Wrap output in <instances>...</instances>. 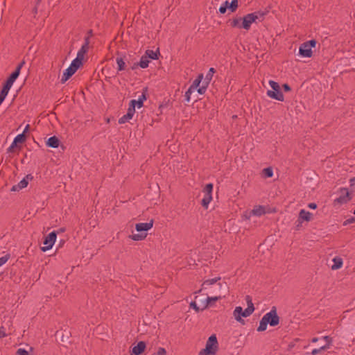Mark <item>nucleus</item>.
<instances>
[{"instance_id":"f257e3e1","label":"nucleus","mask_w":355,"mask_h":355,"mask_svg":"<svg viewBox=\"0 0 355 355\" xmlns=\"http://www.w3.org/2000/svg\"><path fill=\"white\" fill-rule=\"evenodd\" d=\"M245 300L248 304V307L245 310H243L242 307L241 306H236L234 310V317L238 322H241L242 320L241 317L247 318L250 316L254 311V304L251 297L248 295L245 297Z\"/></svg>"},{"instance_id":"f03ea898","label":"nucleus","mask_w":355,"mask_h":355,"mask_svg":"<svg viewBox=\"0 0 355 355\" xmlns=\"http://www.w3.org/2000/svg\"><path fill=\"white\" fill-rule=\"evenodd\" d=\"M268 13L269 10L266 9L263 11L259 10L248 14L243 17L234 18L232 22H255L256 20L262 21L266 19L265 16H266Z\"/></svg>"},{"instance_id":"7ed1b4c3","label":"nucleus","mask_w":355,"mask_h":355,"mask_svg":"<svg viewBox=\"0 0 355 355\" xmlns=\"http://www.w3.org/2000/svg\"><path fill=\"white\" fill-rule=\"evenodd\" d=\"M31 15L35 20L44 21L49 15V11L45 8V3L42 0H35L32 8Z\"/></svg>"},{"instance_id":"20e7f679","label":"nucleus","mask_w":355,"mask_h":355,"mask_svg":"<svg viewBox=\"0 0 355 355\" xmlns=\"http://www.w3.org/2000/svg\"><path fill=\"white\" fill-rule=\"evenodd\" d=\"M220 279V277H216L213 279H209L205 280L202 284V288L198 291V293H200L202 290H206L208 288H211V293L220 294V291L223 288H225L226 285H223L220 282H218V280Z\"/></svg>"},{"instance_id":"39448f33","label":"nucleus","mask_w":355,"mask_h":355,"mask_svg":"<svg viewBox=\"0 0 355 355\" xmlns=\"http://www.w3.org/2000/svg\"><path fill=\"white\" fill-rule=\"evenodd\" d=\"M153 221L150 220L148 223H140L135 225L136 230L139 232L130 236V238L133 241H141L144 239L146 236V232L153 227Z\"/></svg>"},{"instance_id":"423d86ee","label":"nucleus","mask_w":355,"mask_h":355,"mask_svg":"<svg viewBox=\"0 0 355 355\" xmlns=\"http://www.w3.org/2000/svg\"><path fill=\"white\" fill-rule=\"evenodd\" d=\"M218 349V340L216 336L213 334L207 340L205 348L201 349L198 355H215Z\"/></svg>"},{"instance_id":"0eeeda50","label":"nucleus","mask_w":355,"mask_h":355,"mask_svg":"<svg viewBox=\"0 0 355 355\" xmlns=\"http://www.w3.org/2000/svg\"><path fill=\"white\" fill-rule=\"evenodd\" d=\"M263 318L272 327L277 326L279 323V317L277 313L275 306H272L271 310L266 313Z\"/></svg>"},{"instance_id":"6e6552de","label":"nucleus","mask_w":355,"mask_h":355,"mask_svg":"<svg viewBox=\"0 0 355 355\" xmlns=\"http://www.w3.org/2000/svg\"><path fill=\"white\" fill-rule=\"evenodd\" d=\"M212 191H213V184L209 183L206 184L203 189L204 197L202 199L201 205L205 209L208 208V206L211 201L212 200Z\"/></svg>"},{"instance_id":"1a4fd4ad","label":"nucleus","mask_w":355,"mask_h":355,"mask_svg":"<svg viewBox=\"0 0 355 355\" xmlns=\"http://www.w3.org/2000/svg\"><path fill=\"white\" fill-rule=\"evenodd\" d=\"M81 65L77 63V61H72L70 66L65 69L61 78V83H64L71 76H72Z\"/></svg>"},{"instance_id":"9d476101","label":"nucleus","mask_w":355,"mask_h":355,"mask_svg":"<svg viewBox=\"0 0 355 355\" xmlns=\"http://www.w3.org/2000/svg\"><path fill=\"white\" fill-rule=\"evenodd\" d=\"M57 238V234L55 232H52L49 233L45 238L43 241V245L41 248L42 251L46 252L52 248L54 245Z\"/></svg>"},{"instance_id":"9b49d317","label":"nucleus","mask_w":355,"mask_h":355,"mask_svg":"<svg viewBox=\"0 0 355 355\" xmlns=\"http://www.w3.org/2000/svg\"><path fill=\"white\" fill-rule=\"evenodd\" d=\"M339 196L334 200V203L345 204L351 200L350 193L347 188H340L338 191Z\"/></svg>"},{"instance_id":"f8f14e48","label":"nucleus","mask_w":355,"mask_h":355,"mask_svg":"<svg viewBox=\"0 0 355 355\" xmlns=\"http://www.w3.org/2000/svg\"><path fill=\"white\" fill-rule=\"evenodd\" d=\"M135 112V110H134V102H132V104H129L127 113L119 119V123L123 124L128 122L130 119H132Z\"/></svg>"},{"instance_id":"ddd939ff","label":"nucleus","mask_w":355,"mask_h":355,"mask_svg":"<svg viewBox=\"0 0 355 355\" xmlns=\"http://www.w3.org/2000/svg\"><path fill=\"white\" fill-rule=\"evenodd\" d=\"M33 176L31 175H27L24 178L17 184L12 186L11 191H18L28 186V180H32Z\"/></svg>"},{"instance_id":"4468645a","label":"nucleus","mask_w":355,"mask_h":355,"mask_svg":"<svg viewBox=\"0 0 355 355\" xmlns=\"http://www.w3.org/2000/svg\"><path fill=\"white\" fill-rule=\"evenodd\" d=\"M299 53L302 57L310 58L312 56V49L308 46V44L304 42L299 49Z\"/></svg>"},{"instance_id":"2eb2a0df","label":"nucleus","mask_w":355,"mask_h":355,"mask_svg":"<svg viewBox=\"0 0 355 355\" xmlns=\"http://www.w3.org/2000/svg\"><path fill=\"white\" fill-rule=\"evenodd\" d=\"M89 48L86 45H83L77 53L76 58L73 61H77V63L82 65L85 54L87 53Z\"/></svg>"},{"instance_id":"dca6fc26","label":"nucleus","mask_w":355,"mask_h":355,"mask_svg":"<svg viewBox=\"0 0 355 355\" xmlns=\"http://www.w3.org/2000/svg\"><path fill=\"white\" fill-rule=\"evenodd\" d=\"M266 94L268 97L277 100L279 101H284V96L282 92L279 90H268Z\"/></svg>"},{"instance_id":"f3484780","label":"nucleus","mask_w":355,"mask_h":355,"mask_svg":"<svg viewBox=\"0 0 355 355\" xmlns=\"http://www.w3.org/2000/svg\"><path fill=\"white\" fill-rule=\"evenodd\" d=\"M146 100V92H144L138 98L137 100H131L129 104H132L134 102V110L135 107L141 108L144 105V101Z\"/></svg>"},{"instance_id":"a211bd4d","label":"nucleus","mask_w":355,"mask_h":355,"mask_svg":"<svg viewBox=\"0 0 355 355\" xmlns=\"http://www.w3.org/2000/svg\"><path fill=\"white\" fill-rule=\"evenodd\" d=\"M145 349L146 343L144 341H140L137 344V345L133 347L131 352V355H139L144 351Z\"/></svg>"},{"instance_id":"6ab92c4d","label":"nucleus","mask_w":355,"mask_h":355,"mask_svg":"<svg viewBox=\"0 0 355 355\" xmlns=\"http://www.w3.org/2000/svg\"><path fill=\"white\" fill-rule=\"evenodd\" d=\"M266 212V207L261 205L254 206V208L252 209V213L253 216L259 217L264 215Z\"/></svg>"},{"instance_id":"aec40b11","label":"nucleus","mask_w":355,"mask_h":355,"mask_svg":"<svg viewBox=\"0 0 355 355\" xmlns=\"http://www.w3.org/2000/svg\"><path fill=\"white\" fill-rule=\"evenodd\" d=\"M311 216L312 214L309 211H307L304 209H301L299 214L298 221L300 223H302L304 220L309 222L311 219Z\"/></svg>"},{"instance_id":"412c9836","label":"nucleus","mask_w":355,"mask_h":355,"mask_svg":"<svg viewBox=\"0 0 355 355\" xmlns=\"http://www.w3.org/2000/svg\"><path fill=\"white\" fill-rule=\"evenodd\" d=\"M221 298H222L221 294H219V295L214 296V297H207L205 302H204V305H203V307L202 308V310L207 308L209 305H211V302H216Z\"/></svg>"},{"instance_id":"4be33fe9","label":"nucleus","mask_w":355,"mask_h":355,"mask_svg":"<svg viewBox=\"0 0 355 355\" xmlns=\"http://www.w3.org/2000/svg\"><path fill=\"white\" fill-rule=\"evenodd\" d=\"M150 62V60L148 59V56H146L145 55L141 56V59H140V61L138 64H135L132 69H135L136 66H139L140 67H141L142 69H145V68H147L148 67V64Z\"/></svg>"},{"instance_id":"5701e85b","label":"nucleus","mask_w":355,"mask_h":355,"mask_svg":"<svg viewBox=\"0 0 355 355\" xmlns=\"http://www.w3.org/2000/svg\"><path fill=\"white\" fill-rule=\"evenodd\" d=\"M59 144L60 141L55 136L51 137L46 141L47 146L54 148H58L59 146Z\"/></svg>"},{"instance_id":"b1692460","label":"nucleus","mask_w":355,"mask_h":355,"mask_svg":"<svg viewBox=\"0 0 355 355\" xmlns=\"http://www.w3.org/2000/svg\"><path fill=\"white\" fill-rule=\"evenodd\" d=\"M19 75V69L18 70H15V71H13L10 74V76L8 77V78L6 80L5 83L12 86L13 83H15L16 79L18 78Z\"/></svg>"},{"instance_id":"393cba45","label":"nucleus","mask_w":355,"mask_h":355,"mask_svg":"<svg viewBox=\"0 0 355 355\" xmlns=\"http://www.w3.org/2000/svg\"><path fill=\"white\" fill-rule=\"evenodd\" d=\"M334 264L331 266L332 270H338L343 266V259L340 257H336L333 259Z\"/></svg>"},{"instance_id":"a878e982","label":"nucleus","mask_w":355,"mask_h":355,"mask_svg":"<svg viewBox=\"0 0 355 355\" xmlns=\"http://www.w3.org/2000/svg\"><path fill=\"white\" fill-rule=\"evenodd\" d=\"M203 78V75L200 74L198 78L194 80L191 85L189 87L191 89H193L194 91H196L197 88L200 87V84L202 81V79Z\"/></svg>"},{"instance_id":"bb28decb","label":"nucleus","mask_w":355,"mask_h":355,"mask_svg":"<svg viewBox=\"0 0 355 355\" xmlns=\"http://www.w3.org/2000/svg\"><path fill=\"white\" fill-rule=\"evenodd\" d=\"M116 62L117 64V69L119 71H123L125 69V63L122 58H121V57L116 58Z\"/></svg>"},{"instance_id":"cd10ccee","label":"nucleus","mask_w":355,"mask_h":355,"mask_svg":"<svg viewBox=\"0 0 355 355\" xmlns=\"http://www.w3.org/2000/svg\"><path fill=\"white\" fill-rule=\"evenodd\" d=\"M268 322L266 321L263 318H261V320L259 322V325L257 328L258 331H263L267 329Z\"/></svg>"},{"instance_id":"c85d7f7f","label":"nucleus","mask_w":355,"mask_h":355,"mask_svg":"<svg viewBox=\"0 0 355 355\" xmlns=\"http://www.w3.org/2000/svg\"><path fill=\"white\" fill-rule=\"evenodd\" d=\"M12 87L11 85L6 83L4 84L2 90L1 91L0 96L6 98L8 94L9 90Z\"/></svg>"},{"instance_id":"c756f323","label":"nucleus","mask_w":355,"mask_h":355,"mask_svg":"<svg viewBox=\"0 0 355 355\" xmlns=\"http://www.w3.org/2000/svg\"><path fill=\"white\" fill-rule=\"evenodd\" d=\"M12 87L11 85L6 83L4 84L2 90L1 91L0 96L6 98L8 94L9 90Z\"/></svg>"},{"instance_id":"7c9ffc66","label":"nucleus","mask_w":355,"mask_h":355,"mask_svg":"<svg viewBox=\"0 0 355 355\" xmlns=\"http://www.w3.org/2000/svg\"><path fill=\"white\" fill-rule=\"evenodd\" d=\"M146 56L148 57V59H157V52L153 50H147L145 53Z\"/></svg>"},{"instance_id":"2f4dec72","label":"nucleus","mask_w":355,"mask_h":355,"mask_svg":"<svg viewBox=\"0 0 355 355\" xmlns=\"http://www.w3.org/2000/svg\"><path fill=\"white\" fill-rule=\"evenodd\" d=\"M251 24H233L234 27L241 29L243 28L246 31L250 28Z\"/></svg>"},{"instance_id":"473e14b6","label":"nucleus","mask_w":355,"mask_h":355,"mask_svg":"<svg viewBox=\"0 0 355 355\" xmlns=\"http://www.w3.org/2000/svg\"><path fill=\"white\" fill-rule=\"evenodd\" d=\"M238 7V0H232V1L229 2L228 9L231 10V12H234Z\"/></svg>"},{"instance_id":"72a5a7b5","label":"nucleus","mask_w":355,"mask_h":355,"mask_svg":"<svg viewBox=\"0 0 355 355\" xmlns=\"http://www.w3.org/2000/svg\"><path fill=\"white\" fill-rule=\"evenodd\" d=\"M25 141V136L24 133L18 135L15 139H14V144L17 143H23Z\"/></svg>"},{"instance_id":"f704fd0d","label":"nucleus","mask_w":355,"mask_h":355,"mask_svg":"<svg viewBox=\"0 0 355 355\" xmlns=\"http://www.w3.org/2000/svg\"><path fill=\"white\" fill-rule=\"evenodd\" d=\"M228 6H229V1H225L224 2V3L222 6H220V7L219 8L220 13L225 14L227 11V9L228 8Z\"/></svg>"},{"instance_id":"c9c22d12","label":"nucleus","mask_w":355,"mask_h":355,"mask_svg":"<svg viewBox=\"0 0 355 355\" xmlns=\"http://www.w3.org/2000/svg\"><path fill=\"white\" fill-rule=\"evenodd\" d=\"M268 83L270 87L272 89V90L277 91L280 89L279 85L277 82L270 80H269Z\"/></svg>"},{"instance_id":"e433bc0d","label":"nucleus","mask_w":355,"mask_h":355,"mask_svg":"<svg viewBox=\"0 0 355 355\" xmlns=\"http://www.w3.org/2000/svg\"><path fill=\"white\" fill-rule=\"evenodd\" d=\"M264 175L267 178H271L273 175V171L271 168H266L263 170Z\"/></svg>"},{"instance_id":"4c0bfd02","label":"nucleus","mask_w":355,"mask_h":355,"mask_svg":"<svg viewBox=\"0 0 355 355\" xmlns=\"http://www.w3.org/2000/svg\"><path fill=\"white\" fill-rule=\"evenodd\" d=\"M328 349V345H323L321 347L318 349H314L311 352L312 355H317L318 353H320L322 350Z\"/></svg>"},{"instance_id":"58836bf2","label":"nucleus","mask_w":355,"mask_h":355,"mask_svg":"<svg viewBox=\"0 0 355 355\" xmlns=\"http://www.w3.org/2000/svg\"><path fill=\"white\" fill-rule=\"evenodd\" d=\"M193 89H191L190 87L188 89V90L185 93V100L187 102H189L191 101V96L192 93L195 92Z\"/></svg>"},{"instance_id":"ea45409f","label":"nucleus","mask_w":355,"mask_h":355,"mask_svg":"<svg viewBox=\"0 0 355 355\" xmlns=\"http://www.w3.org/2000/svg\"><path fill=\"white\" fill-rule=\"evenodd\" d=\"M252 216H253V214L252 213V210L251 211H245L243 214L242 218L244 220H249L251 218Z\"/></svg>"},{"instance_id":"a19ab883","label":"nucleus","mask_w":355,"mask_h":355,"mask_svg":"<svg viewBox=\"0 0 355 355\" xmlns=\"http://www.w3.org/2000/svg\"><path fill=\"white\" fill-rule=\"evenodd\" d=\"M10 259V255L6 254L3 257H0V267L4 265Z\"/></svg>"},{"instance_id":"79ce46f5","label":"nucleus","mask_w":355,"mask_h":355,"mask_svg":"<svg viewBox=\"0 0 355 355\" xmlns=\"http://www.w3.org/2000/svg\"><path fill=\"white\" fill-rule=\"evenodd\" d=\"M322 339L326 341V344L324 345H328V349H329V347L331 345V343H332L331 338H330L328 336H325L322 337Z\"/></svg>"},{"instance_id":"37998d69","label":"nucleus","mask_w":355,"mask_h":355,"mask_svg":"<svg viewBox=\"0 0 355 355\" xmlns=\"http://www.w3.org/2000/svg\"><path fill=\"white\" fill-rule=\"evenodd\" d=\"M214 73H215V69L214 68L211 67L206 76V79L210 80Z\"/></svg>"},{"instance_id":"c03bdc74","label":"nucleus","mask_w":355,"mask_h":355,"mask_svg":"<svg viewBox=\"0 0 355 355\" xmlns=\"http://www.w3.org/2000/svg\"><path fill=\"white\" fill-rule=\"evenodd\" d=\"M190 306L191 308H193L196 312H198L200 311V310H202V308L200 309L196 304V302H191L190 303Z\"/></svg>"},{"instance_id":"a18cd8bd","label":"nucleus","mask_w":355,"mask_h":355,"mask_svg":"<svg viewBox=\"0 0 355 355\" xmlns=\"http://www.w3.org/2000/svg\"><path fill=\"white\" fill-rule=\"evenodd\" d=\"M17 355H28V352L22 348H19L17 351Z\"/></svg>"},{"instance_id":"49530a36","label":"nucleus","mask_w":355,"mask_h":355,"mask_svg":"<svg viewBox=\"0 0 355 355\" xmlns=\"http://www.w3.org/2000/svg\"><path fill=\"white\" fill-rule=\"evenodd\" d=\"M206 89H207V86L205 85V86L198 87L196 90L200 94H205Z\"/></svg>"},{"instance_id":"de8ad7c7","label":"nucleus","mask_w":355,"mask_h":355,"mask_svg":"<svg viewBox=\"0 0 355 355\" xmlns=\"http://www.w3.org/2000/svg\"><path fill=\"white\" fill-rule=\"evenodd\" d=\"M306 44H308V46L312 49L313 47L315 46L316 41L315 40H311L308 42H306Z\"/></svg>"},{"instance_id":"09e8293b","label":"nucleus","mask_w":355,"mask_h":355,"mask_svg":"<svg viewBox=\"0 0 355 355\" xmlns=\"http://www.w3.org/2000/svg\"><path fill=\"white\" fill-rule=\"evenodd\" d=\"M166 352L164 348L159 347L156 355H166Z\"/></svg>"},{"instance_id":"8fccbe9b","label":"nucleus","mask_w":355,"mask_h":355,"mask_svg":"<svg viewBox=\"0 0 355 355\" xmlns=\"http://www.w3.org/2000/svg\"><path fill=\"white\" fill-rule=\"evenodd\" d=\"M6 336V329L3 327H0V338H2Z\"/></svg>"},{"instance_id":"3c124183","label":"nucleus","mask_w":355,"mask_h":355,"mask_svg":"<svg viewBox=\"0 0 355 355\" xmlns=\"http://www.w3.org/2000/svg\"><path fill=\"white\" fill-rule=\"evenodd\" d=\"M24 64H25V61H24V60H23V61H21V62L17 65V68H16V69H15V70H18V69H19V74L20 73V71H21V69L22 67L24 65Z\"/></svg>"},{"instance_id":"603ef678","label":"nucleus","mask_w":355,"mask_h":355,"mask_svg":"<svg viewBox=\"0 0 355 355\" xmlns=\"http://www.w3.org/2000/svg\"><path fill=\"white\" fill-rule=\"evenodd\" d=\"M89 36H85V42L83 45H86V47L89 48Z\"/></svg>"},{"instance_id":"864d4df0","label":"nucleus","mask_w":355,"mask_h":355,"mask_svg":"<svg viewBox=\"0 0 355 355\" xmlns=\"http://www.w3.org/2000/svg\"><path fill=\"white\" fill-rule=\"evenodd\" d=\"M283 89L285 92H289L291 90V87L288 84H284Z\"/></svg>"},{"instance_id":"5fc2aeb1","label":"nucleus","mask_w":355,"mask_h":355,"mask_svg":"<svg viewBox=\"0 0 355 355\" xmlns=\"http://www.w3.org/2000/svg\"><path fill=\"white\" fill-rule=\"evenodd\" d=\"M308 207L310 208V209H315L317 208V205L315 203H309L308 205Z\"/></svg>"},{"instance_id":"6e6d98bb","label":"nucleus","mask_w":355,"mask_h":355,"mask_svg":"<svg viewBox=\"0 0 355 355\" xmlns=\"http://www.w3.org/2000/svg\"><path fill=\"white\" fill-rule=\"evenodd\" d=\"M349 184L351 187L355 186V178H352L349 180Z\"/></svg>"},{"instance_id":"4d7b16f0","label":"nucleus","mask_w":355,"mask_h":355,"mask_svg":"<svg viewBox=\"0 0 355 355\" xmlns=\"http://www.w3.org/2000/svg\"><path fill=\"white\" fill-rule=\"evenodd\" d=\"M354 221H355V219L354 218H351V219H349L347 220H346L345 223H344V225H346L347 223H353Z\"/></svg>"},{"instance_id":"13d9d810","label":"nucleus","mask_w":355,"mask_h":355,"mask_svg":"<svg viewBox=\"0 0 355 355\" xmlns=\"http://www.w3.org/2000/svg\"><path fill=\"white\" fill-rule=\"evenodd\" d=\"M92 35H93V33H92V30H89L87 33V36H89V37H91L92 36Z\"/></svg>"},{"instance_id":"bf43d9fd","label":"nucleus","mask_w":355,"mask_h":355,"mask_svg":"<svg viewBox=\"0 0 355 355\" xmlns=\"http://www.w3.org/2000/svg\"><path fill=\"white\" fill-rule=\"evenodd\" d=\"M29 129V125H26V126L25 127L24 130V132L23 133L24 134L25 132H26Z\"/></svg>"},{"instance_id":"052dcab7","label":"nucleus","mask_w":355,"mask_h":355,"mask_svg":"<svg viewBox=\"0 0 355 355\" xmlns=\"http://www.w3.org/2000/svg\"><path fill=\"white\" fill-rule=\"evenodd\" d=\"M16 145H17V144H14V141H13L12 143L11 144L10 146L9 147V150L14 148Z\"/></svg>"},{"instance_id":"680f3d73","label":"nucleus","mask_w":355,"mask_h":355,"mask_svg":"<svg viewBox=\"0 0 355 355\" xmlns=\"http://www.w3.org/2000/svg\"><path fill=\"white\" fill-rule=\"evenodd\" d=\"M6 98L0 96V105L3 103V101H4Z\"/></svg>"},{"instance_id":"e2e57ef3","label":"nucleus","mask_w":355,"mask_h":355,"mask_svg":"<svg viewBox=\"0 0 355 355\" xmlns=\"http://www.w3.org/2000/svg\"><path fill=\"white\" fill-rule=\"evenodd\" d=\"M6 98L0 96V105L3 103V101H4Z\"/></svg>"},{"instance_id":"0e129e2a","label":"nucleus","mask_w":355,"mask_h":355,"mask_svg":"<svg viewBox=\"0 0 355 355\" xmlns=\"http://www.w3.org/2000/svg\"><path fill=\"white\" fill-rule=\"evenodd\" d=\"M318 340V338H313L311 340V342H312V343H316Z\"/></svg>"},{"instance_id":"69168bd1","label":"nucleus","mask_w":355,"mask_h":355,"mask_svg":"<svg viewBox=\"0 0 355 355\" xmlns=\"http://www.w3.org/2000/svg\"><path fill=\"white\" fill-rule=\"evenodd\" d=\"M354 214L355 215V209H354Z\"/></svg>"}]
</instances>
